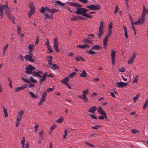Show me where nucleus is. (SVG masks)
I'll use <instances>...</instances> for the list:
<instances>
[{"instance_id": "1", "label": "nucleus", "mask_w": 148, "mask_h": 148, "mask_svg": "<svg viewBox=\"0 0 148 148\" xmlns=\"http://www.w3.org/2000/svg\"><path fill=\"white\" fill-rule=\"evenodd\" d=\"M69 4L71 6H73L76 8V11L75 12V14L78 15H82L84 13L83 8H81L82 5L75 3L69 2Z\"/></svg>"}, {"instance_id": "2", "label": "nucleus", "mask_w": 148, "mask_h": 148, "mask_svg": "<svg viewBox=\"0 0 148 148\" xmlns=\"http://www.w3.org/2000/svg\"><path fill=\"white\" fill-rule=\"evenodd\" d=\"M24 112L23 110H22L18 113L17 115L16 121V127H18L19 124V122L21 121L22 118V115L23 114Z\"/></svg>"}, {"instance_id": "3", "label": "nucleus", "mask_w": 148, "mask_h": 148, "mask_svg": "<svg viewBox=\"0 0 148 148\" xmlns=\"http://www.w3.org/2000/svg\"><path fill=\"white\" fill-rule=\"evenodd\" d=\"M25 73L27 74H30L33 73V70L35 69V68L31 65L29 64L25 68Z\"/></svg>"}, {"instance_id": "4", "label": "nucleus", "mask_w": 148, "mask_h": 148, "mask_svg": "<svg viewBox=\"0 0 148 148\" xmlns=\"http://www.w3.org/2000/svg\"><path fill=\"white\" fill-rule=\"evenodd\" d=\"M104 28L103 23V22H101L100 23V26L99 28V33L98 34V36L99 38H101L102 35L104 33L103 30V29Z\"/></svg>"}, {"instance_id": "5", "label": "nucleus", "mask_w": 148, "mask_h": 148, "mask_svg": "<svg viewBox=\"0 0 148 148\" xmlns=\"http://www.w3.org/2000/svg\"><path fill=\"white\" fill-rule=\"evenodd\" d=\"M5 14L6 16L8 18L11 19L13 23H15L13 21V20L14 19V18L11 14L10 9L9 8H8V7L5 10Z\"/></svg>"}, {"instance_id": "6", "label": "nucleus", "mask_w": 148, "mask_h": 148, "mask_svg": "<svg viewBox=\"0 0 148 148\" xmlns=\"http://www.w3.org/2000/svg\"><path fill=\"white\" fill-rule=\"evenodd\" d=\"M53 43L54 45L53 46L56 52H59L60 50L58 48L59 44L58 42L57 38L56 37L54 39Z\"/></svg>"}, {"instance_id": "7", "label": "nucleus", "mask_w": 148, "mask_h": 148, "mask_svg": "<svg viewBox=\"0 0 148 148\" xmlns=\"http://www.w3.org/2000/svg\"><path fill=\"white\" fill-rule=\"evenodd\" d=\"M117 85L116 86L118 88H123L127 86L128 84V83H125L122 82H116Z\"/></svg>"}, {"instance_id": "8", "label": "nucleus", "mask_w": 148, "mask_h": 148, "mask_svg": "<svg viewBox=\"0 0 148 148\" xmlns=\"http://www.w3.org/2000/svg\"><path fill=\"white\" fill-rule=\"evenodd\" d=\"M86 8H89L90 10H97L100 9V6L98 5L96 6L95 5H91L90 6H87Z\"/></svg>"}, {"instance_id": "9", "label": "nucleus", "mask_w": 148, "mask_h": 148, "mask_svg": "<svg viewBox=\"0 0 148 148\" xmlns=\"http://www.w3.org/2000/svg\"><path fill=\"white\" fill-rule=\"evenodd\" d=\"M116 52L114 51L113 50H111V60L112 61V63L113 65L114 64L115 62V55Z\"/></svg>"}, {"instance_id": "10", "label": "nucleus", "mask_w": 148, "mask_h": 148, "mask_svg": "<svg viewBox=\"0 0 148 148\" xmlns=\"http://www.w3.org/2000/svg\"><path fill=\"white\" fill-rule=\"evenodd\" d=\"M28 86L27 84H24L21 87H16L15 89V92H18L19 90L26 88Z\"/></svg>"}, {"instance_id": "11", "label": "nucleus", "mask_w": 148, "mask_h": 148, "mask_svg": "<svg viewBox=\"0 0 148 148\" xmlns=\"http://www.w3.org/2000/svg\"><path fill=\"white\" fill-rule=\"evenodd\" d=\"M136 56V53L135 52L133 53V55L130 58L129 60L128 61V63L130 64L132 63Z\"/></svg>"}, {"instance_id": "12", "label": "nucleus", "mask_w": 148, "mask_h": 148, "mask_svg": "<svg viewBox=\"0 0 148 148\" xmlns=\"http://www.w3.org/2000/svg\"><path fill=\"white\" fill-rule=\"evenodd\" d=\"M109 37V35H107L105 37V38L103 40V45L104 46V48L105 49H106V47L107 46V42Z\"/></svg>"}, {"instance_id": "13", "label": "nucleus", "mask_w": 148, "mask_h": 148, "mask_svg": "<svg viewBox=\"0 0 148 148\" xmlns=\"http://www.w3.org/2000/svg\"><path fill=\"white\" fill-rule=\"evenodd\" d=\"M98 112L100 114L105 115L106 116L107 115L101 107H99L98 108Z\"/></svg>"}, {"instance_id": "14", "label": "nucleus", "mask_w": 148, "mask_h": 148, "mask_svg": "<svg viewBox=\"0 0 148 148\" xmlns=\"http://www.w3.org/2000/svg\"><path fill=\"white\" fill-rule=\"evenodd\" d=\"M25 58L27 60L29 61L30 62H34V61L33 59L32 58L31 56L29 55H26L25 56Z\"/></svg>"}, {"instance_id": "15", "label": "nucleus", "mask_w": 148, "mask_h": 148, "mask_svg": "<svg viewBox=\"0 0 148 148\" xmlns=\"http://www.w3.org/2000/svg\"><path fill=\"white\" fill-rule=\"evenodd\" d=\"M145 15H141V18L139 19L138 21L140 24H143L144 23L145 20Z\"/></svg>"}, {"instance_id": "16", "label": "nucleus", "mask_w": 148, "mask_h": 148, "mask_svg": "<svg viewBox=\"0 0 148 148\" xmlns=\"http://www.w3.org/2000/svg\"><path fill=\"white\" fill-rule=\"evenodd\" d=\"M69 77H66L63 79L61 80V82L63 84L66 85L69 82Z\"/></svg>"}, {"instance_id": "17", "label": "nucleus", "mask_w": 148, "mask_h": 148, "mask_svg": "<svg viewBox=\"0 0 148 148\" xmlns=\"http://www.w3.org/2000/svg\"><path fill=\"white\" fill-rule=\"evenodd\" d=\"M47 75V72H45L42 75V78L41 79H40V83H42L45 80Z\"/></svg>"}, {"instance_id": "18", "label": "nucleus", "mask_w": 148, "mask_h": 148, "mask_svg": "<svg viewBox=\"0 0 148 148\" xmlns=\"http://www.w3.org/2000/svg\"><path fill=\"white\" fill-rule=\"evenodd\" d=\"M77 48H80L85 49L86 48H88L89 45L87 44H85L84 45H79L77 46Z\"/></svg>"}, {"instance_id": "19", "label": "nucleus", "mask_w": 148, "mask_h": 148, "mask_svg": "<svg viewBox=\"0 0 148 148\" xmlns=\"http://www.w3.org/2000/svg\"><path fill=\"white\" fill-rule=\"evenodd\" d=\"M34 46L32 44H30L28 46V48L29 49H30V51H29V54H31L32 53V50L34 49Z\"/></svg>"}, {"instance_id": "20", "label": "nucleus", "mask_w": 148, "mask_h": 148, "mask_svg": "<svg viewBox=\"0 0 148 148\" xmlns=\"http://www.w3.org/2000/svg\"><path fill=\"white\" fill-rule=\"evenodd\" d=\"M82 42L86 43H88L91 44H93V43L92 41L88 40L87 38H86L83 40Z\"/></svg>"}, {"instance_id": "21", "label": "nucleus", "mask_w": 148, "mask_h": 148, "mask_svg": "<svg viewBox=\"0 0 148 148\" xmlns=\"http://www.w3.org/2000/svg\"><path fill=\"white\" fill-rule=\"evenodd\" d=\"M75 58L76 59V60L78 62L79 60H81L82 61H84V59L81 56H76L75 57Z\"/></svg>"}, {"instance_id": "22", "label": "nucleus", "mask_w": 148, "mask_h": 148, "mask_svg": "<svg viewBox=\"0 0 148 148\" xmlns=\"http://www.w3.org/2000/svg\"><path fill=\"white\" fill-rule=\"evenodd\" d=\"M97 110V108L95 106H93L92 107L90 108V109L88 110V112L93 113L95 112Z\"/></svg>"}, {"instance_id": "23", "label": "nucleus", "mask_w": 148, "mask_h": 148, "mask_svg": "<svg viewBox=\"0 0 148 148\" xmlns=\"http://www.w3.org/2000/svg\"><path fill=\"white\" fill-rule=\"evenodd\" d=\"M32 74L33 76H36L41 78L42 77L37 72L34 71Z\"/></svg>"}, {"instance_id": "24", "label": "nucleus", "mask_w": 148, "mask_h": 148, "mask_svg": "<svg viewBox=\"0 0 148 148\" xmlns=\"http://www.w3.org/2000/svg\"><path fill=\"white\" fill-rule=\"evenodd\" d=\"M101 49V48L97 45H95L92 47V49L93 50H99Z\"/></svg>"}, {"instance_id": "25", "label": "nucleus", "mask_w": 148, "mask_h": 148, "mask_svg": "<svg viewBox=\"0 0 148 148\" xmlns=\"http://www.w3.org/2000/svg\"><path fill=\"white\" fill-rule=\"evenodd\" d=\"M86 73V72L84 70H83L82 71V73L80 74V76L86 77H87Z\"/></svg>"}, {"instance_id": "26", "label": "nucleus", "mask_w": 148, "mask_h": 148, "mask_svg": "<svg viewBox=\"0 0 148 148\" xmlns=\"http://www.w3.org/2000/svg\"><path fill=\"white\" fill-rule=\"evenodd\" d=\"M8 7V5L5 4L4 5H3L0 6V10H2V11H3V10H5Z\"/></svg>"}, {"instance_id": "27", "label": "nucleus", "mask_w": 148, "mask_h": 148, "mask_svg": "<svg viewBox=\"0 0 148 148\" xmlns=\"http://www.w3.org/2000/svg\"><path fill=\"white\" fill-rule=\"evenodd\" d=\"M59 11V10L55 9L54 8L51 9L49 10V12L53 13L55 12H58Z\"/></svg>"}, {"instance_id": "28", "label": "nucleus", "mask_w": 148, "mask_h": 148, "mask_svg": "<svg viewBox=\"0 0 148 148\" xmlns=\"http://www.w3.org/2000/svg\"><path fill=\"white\" fill-rule=\"evenodd\" d=\"M143 9L142 10L143 12L142 13L141 15H143L145 16L146 13V8L145 6V5H143Z\"/></svg>"}, {"instance_id": "29", "label": "nucleus", "mask_w": 148, "mask_h": 148, "mask_svg": "<svg viewBox=\"0 0 148 148\" xmlns=\"http://www.w3.org/2000/svg\"><path fill=\"white\" fill-rule=\"evenodd\" d=\"M8 44L6 45L3 47V52L2 53L3 55H4L5 53V51H6L7 48L8 47Z\"/></svg>"}, {"instance_id": "30", "label": "nucleus", "mask_w": 148, "mask_h": 148, "mask_svg": "<svg viewBox=\"0 0 148 148\" xmlns=\"http://www.w3.org/2000/svg\"><path fill=\"white\" fill-rule=\"evenodd\" d=\"M88 93V89L84 90L82 92V96L84 97L86 96V95Z\"/></svg>"}, {"instance_id": "31", "label": "nucleus", "mask_w": 148, "mask_h": 148, "mask_svg": "<svg viewBox=\"0 0 148 148\" xmlns=\"http://www.w3.org/2000/svg\"><path fill=\"white\" fill-rule=\"evenodd\" d=\"M58 68V66L56 64H53L51 67V68L53 70H56Z\"/></svg>"}, {"instance_id": "32", "label": "nucleus", "mask_w": 148, "mask_h": 148, "mask_svg": "<svg viewBox=\"0 0 148 148\" xmlns=\"http://www.w3.org/2000/svg\"><path fill=\"white\" fill-rule=\"evenodd\" d=\"M29 93L32 98H35L37 97V95L36 94H34L32 92H29Z\"/></svg>"}, {"instance_id": "33", "label": "nucleus", "mask_w": 148, "mask_h": 148, "mask_svg": "<svg viewBox=\"0 0 148 148\" xmlns=\"http://www.w3.org/2000/svg\"><path fill=\"white\" fill-rule=\"evenodd\" d=\"M29 6L30 8V10H34L35 6L32 2H31L29 3Z\"/></svg>"}, {"instance_id": "34", "label": "nucleus", "mask_w": 148, "mask_h": 148, "mask_svg": "<svg viewBox=\"0 0 148 148\" xmlns=\"http://www.w3.org/2000/svg\"><path fill=\"white\" fill-rule=\"evenodd\" d=\"M34 12V10H30V11L28 13V15L29 17H30L31 15L33 14Z\"/></svg>"}, {"instance_id": "35", "label": "nucleus", "mask_w": 148, "mask_h": 148, "mask_svg": "<svg viewBox=\"0 0 148 148\" xmlns=\"http://www.w3.org/2000/svg\"><path fill=\"white\" fill-rule=\"evenodd\" d=\"M53 14H51V16H49L47 14H45V19H48V18H51L52 19L53 18Z\"/></svg>"}, {"instance_id": "36", "label": "nucleus", "mask_w": 148, "mask_h": 148, "mask_svg": "<svg viewBox=\"0 0 148 148\" xmlns=\"http://www.w3.org/2000/svg\"><path fill=\"white\" fill-rule=\"evenodd\" d=\"M44 133V131L43 130H42L39 133V137L40 138L42 139L43 137Z\"/></svg>"}, {"instance_id": "37", "label": "nucleus", "mask_w": 148, "mask_h": 148, "mask_svg": "<svg viewBox=\"0 0 148 148\" xmlns=\"http://www.w3.org/2000/svg\"><path fill=\"white\" fill-rule=\"evenodd\" d=\"M55 3L56 4H58L62 6H64L65 5V4L64 3L58 1H56Z\"/></svg>"}, {"instance_id": "38", "label": "nucleus", "mask_w": 148, "mask_h": 148, "mask_svg": "<svg viewBox=\"0 0 148 148\" xmlns=\"http://www.w3.org/2000/svg\"><path fill=\"white\" fill-rule=\"evenodd\" d=\"M30 82L31 81L32 83H35L37 82V81L31 76L30 77Z\"/></svg>"}, {"instance_id": "39", "label": "nucleus", "mask_w": 148, "mask_h": 148, "mask_svg": "<svg viewBox=\"0 0 148 148\" xmlns=\"http://www.w3.org/2000/svg\"><path fill=\"white\" fill-rule=\"evenodd\" d=\"M103 115L99 116L98 117V119H103L104 118L107 119V116L106 115V116L105 115Z\"/></svg>"}, {"instance_id": "40", "label": "nucleus", "mask_w": 148, "mask_h": 148, "mask_svg": "<svg viewBox=\"0 0 148 148\" xmlns=\"http://www.w3.org/2000/svg\"><path fill=\"white\" fill-rule=\"evenodd\" d=\"M47 61L48 62H52V56H49L47 57Z\"/></svg>"}, {"instance_id": "41", "label": "nucleus", "mask_w": 148, "mask_h": 148, "mask_svg": "<svg viewBox=\"0 0 148 148\" xmlns=\"http://www.w3.org/2000/svg\"><path fill=\"white\" fill-rule=\"evenodd\" d=\"M46 96H47V92H46V91H45L44 92V93H43V94L42 96V99L45 100V98L46 97Z\"/></svg>"}, {"instance_id": "42", "label": "nucleus", "mask_w": 148, "mask_h": 148, "mask_svg": "<svg viewBox=\"0 0 148 148\" xmlns=\"http://www.w3.org/2000/svg\"><path fill=\"white\" fill-rule=\"evenodd\" d=\"M21 79L23 80L24 82H27L28 83H30V82L29 80L26 79L24 78H22Z\"/></svg>"}, {"instance_id": "43", "label": "nucleus", "mask_w": 148, "mask_h": 148, "mask_svg": "<svg viewBox=\"0 0 148 148\" xmlns=\"http://www.w3.org/2000/svg\"><path fill=\"white\" fill-rule=\"evenodd\" d=\"M87 53L88 54H91V55L94 54H95L96 53L94 51H92L91 50H89L87 52Z\"/></svg>"}, {"instance_id": "44", "label": "nucleus", "mask_w": 148, "mask_h": 148, "mask_svg": "<svg viewBox=\"0 0 148 148\" xmlns=\"http://www.w3.org/2000/svg\"><path fill=\"white\" fill-rule=\"evenodd\" d=\"M68 134V132L67 131V130L66 129L65 130H64V134L63 136V137L64 139L65 138H66V136Z\"/></svg>"}, {"instance_id": "45", "label": "nucleus", "mask_w": 148, "mask_h": 148, "mask_svg": "<svg viewBox=\"0 0 148 148\" xmlns=\"http://www.w3.org/2000/svg\"><path fill=\"white\" fill-rule=\"evenodd\" d=\"M47 48L50 53H53V51L52 49V48L50 46L47 47Z\"/></svg>"}, {"instance_id": "46", "label": "nucleus", "mask_w": 148, "mask_h": 148, "mask_svg": "<svg viewBox=\"0 0 148 148\" xmlns=\"http://www.w3.org/2000/svg\"><path fill=\"white\" fill-rule=\"evenodd\" d=\"M76 73L75 72H74L71 73L69 75V77H73L75 74Z\"/></svg>"}, {"instance_id": "47", "label": "nucleus", "mask_w": 148, "mask_h": 148, "mask_svg": "<svg viewBox=\"0 0 148 148\" xmlns=\"http://www.w3.org/2000/svg\"><path fill=\"white\" fill-rule=\"evenodd\" d=\"M63 119L62 117H61L59 119H58L57 120V122L58 123H62L63 122Z\"/></svg>"}, {"instance_id": "48", "label": "nucleus", "mask_w": 148, "mask_h": 148, "mask_svg": "<svg viewBox=\"0 0 148 148\" xmlns=\"http://www.w3.org/2000/svg\"><path fill=\"white\" fill-rule=\"evenodd\" d=\"M138 77H139V76L138 75H137L134 78V80L133 81V83L137 82Z\"/></svg>"}, {"instance_id": "49", "label": "nucleus", "mask_w": 148, "mask_h": 148, "mask_svg": "<svg viewBox=\"0 0 148 148\" xmlns=\"http://www.w3.org/2000/svg\"><path fill=\"white\" fill-rule=\"evenodd\" d=\"M83 16H85L86 17L89 18H92V15H91L89 14L88 15V14L86 15L85 14H84L83 15Z\"/></svg>"}, {"instance_id": "50", "label": "nucleus", "mask_w": 148, "mask_h": 148, "mask_svg": "<svg viewBox=\"0 0 148 148\" xmlns=\"http://www.w3.org/2000/svg\"><path fill=\"white\" fill-rule=\"evenodd\" d=\"M40 11L42 13L45 14V8L42 7L41 8V9L40 10Z\"/></svg>"}, {"instance_id": "51", "label": "nucleus", "mask_w": 148, "mask_h": 148, "mask_svg": "<svg viewBox=\"0 0 148 148\" xmlns=\"http://www.w3.org/2000/svg\"><path fill=\"white\" fill-rule=\"evenodd\" d=\"M8 79L9 82V86L11 88H12V82L10 80L9 78H8Z\"/></svg>"}, {"instance_id": "52", "label": "nucleus", "mask_w": 148, "mask_h": 148, "mask_svg": "<svg viewBox=\"0 0 148 148\" xmlns=\"http://www.w3.org/2000/svg\"><path fill=\"white\" fill-rule=\"evenodd\" d=\"M45 100L42 99L38 103V104L39 105H42V104L45 101Z\"/></svg>"}, {"instance_id": "53", "label": "nucleus", "mask_w": 148, "mask_h": 148, "mask_svg": "<svg viewBox=\"0 0 148 148\" xmlns=\"http://www.w3.org/2000/svg\"><path fill=\"white\" fill-rule=\"evenodd\" d=\"M83 11H84V13L83 14V15L84 14H86V15H87V14L86 13V12H87L88 11V10H87V9H86L85 8H83Z\"/></svg>"}, {"instance_id": "54", "label": "nucleus", "mask_w": 148, "mask_h": 148, "mask_svg": "<svg viewBox=\"0 0 148 148\" xmlns=\"http://www.w3.org/2000/svg\"><path fill=\"white\" fill-rule=\"evenodd\" d=\"M85 143L86 145H88L89 146H90L92 147H94V145L91 144L89 143L88 142H86Z\"/></svg>"}, {"instance_id": "55", "label": "nucleus", "mask_w": 148, "mask_h": 148, "mask_svg": "<svg viewBox=\"0 0 148 148\" xmlns=\"http://www.w3.org/2000/svg\"><path fill=\"white\" fill-rule=\"evenodd\" d=\"M25 142V138L24 137L23 138V140L21 141V143L22 145H24V143Z\"/></svg>"}, {"instance_id": "56", "label": "nucleus", "mask_w": 148, "mask_h": 148, "mask_svg": "<svg viewBox=\"0 0 148 148\" xmlns=\"http://www.w3.org/2000/svg\"><path fill=\"white\" fill-rule=\"evenodd\" d=\"M3 16V12L2 11V10H0V16L1 17V18H2Z\"/></svg>"}, {"instance_id": "57", "label": "nucleus", "mask_w": 148, "mask_h": 148, "mask_svg": "<svg viewBox=\"0 0 148 148\" xmlns=\"http://www.w3.org/2000/svg\"><path fill=\"white\" fill-rule=\"evenodd\" d=\"M119 71L123 72H125V68L122 67L119 69Z\"/></svg>"}, {"instance_id": "58", "label": "nucleus", "mask_w": 148, "mask_h": 148, "mask_svg": "<svg viewBox=\"0 0 148 148\" xmlns=\"http://www.w3.org/2000/svg\"><path fill=\"white\" fill-rule=\"evenodd\" d=\"M90 116L92 118H93L95 119H97V118L96 116L95 115H93L92 114H90Z\"/></svg>"}, {"instance_id": "59", "label": "nucleus", "mask_w": 148, "mask_h": 148, "mask_svg": "<svg viewBox=\"0 0 148 148\" xmlns=\"http://www.w3.org/2000/svg\"><path fill=\"white\" fill-rule=\"evenodd\" d=\"M99 126L98 125H96L92 127V128L95 130H97L99 127Z\"/></svg>"}, {"instance_id": "60", "label": "nucleus", "mask_w": 148, "mask_h": 148, "mask_svg": "<svg viewBox=\"0 0 148 148\" xmlns=\"http://www.w3.org/2000/svg\"><path fill=\"white\" fill-rule=\"evenodd\" d=\"M36 40L35 42V44L36 45H37L39 41L38 38L37 36H36Z\"/></svg>"}, {"instance_id": "61", "label": "nucleus", "mask_w": 148, "mask_h": 148, "mask_svg": "<svg viewBox=\"0 0 148 148\" xmlns=\"http://www.w3.org/2000/svg\"><path fill=\"white\" fill-rule=\"evenodd\" d=\"M49 42L48 40H47V41L45 42V44L48 47L49 46H50L49 45Z\"/></svg>"}, {"instance_id": "62", "label": "nucleus", "mask_w": 148, "mask_h": 148, "mask_svg": "<svg viewBox=\"0 0 148 148\" xmlns=\"http://www.w3.org/2000/svg\"><path fill=\"white\" fill-rule=\"evenodd\" d=\"M148 100L146 101L145 103V104L144 105V106H143V108H145L147 106V104H148Z\"/></svg>"}, {"instance_id": "63", "label": "nucleus", "mask_w": 148, "mask_h": 148, "mask_svg": "<svg viewBox=\"0 0 148 148\" xmlns=\"http://www.w3.org/2000/svg\"><path fill=\"white\" fill-rule=\"evenodd\" d=\"M135 24L136 25H140V23H139L138 21H136L134 22L133 23V25Z\"/></svg>"}, {"instance_id": "64", "label": "nucleus", "mask_w": 148, "mask_h": 148, "mask_svg": "<svg viewBox=\"0 0 148 148\" xmlns=\"http://www.w3.org/2000/svg\"><path fill=\"white\" fill-rule=\"evenodd\" d=\"M138 96H136L135 97H134L133 98V99L134 101H135L137 100L138 99Z\"/></svg>"}]
</instances>
